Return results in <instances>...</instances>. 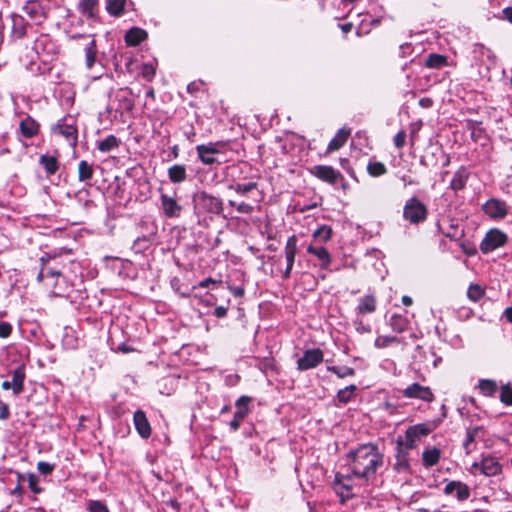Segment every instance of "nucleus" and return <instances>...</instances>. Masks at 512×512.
I'll return each instance as SVG.
<instances>
[{
    "label": "nucleus",
    "mask_w": 512,
    "mask_h": 512,
    "mask_svg": "<svg viewBox=\"0 0 512 512\" xmlns=\"http://www.w3.org/2000/svg\"><path fill=\"white\" fill-rule=\"evenodd\" d=\"M383 462V454L372 443L361 444L346 455V465L351 476L365 481L375 477L378 469L383 466Z\"/></svg>",
    "instance_id": "nucleus-1"
},
{
    "label": "nucleus",
    "mask_w": 512,
    "mask_h": 512,
    "mask_svg": "<svg viewBox=\"0 0 512 512\" xmlns=\"http://www.w3.org/2000/svg\"><path fill=\"white\" fill-rule=\"evenodd\" d=\"M193 203L195 212L198 214L209 213L220 215L223 211L222 199L205 191L195 193Z\"/></svg>",
    "instance_id": "nucleus-2"
},
{
    "label": "nucleus",
    "mask_w": 512,
    "mask_h": 512,
    "mask_svg": "<svg viewBox=\"0 0 512 512\" xmlns=\"http://www.w3.org/2000/svg\"><path fill=\"white\" fill-rule=\"evenodd\" d=\"M226 146L227 143L223 141L197 145L196 152L198 159L204 165H213L215 163L219 164L220 162L217 160L216 155L223 153Z\"/></svg>",
    "instance_id": "nucleus-3"
},
{
    "label": "nucleus",
    "mask_w": 512,
    "mask_h": 512,
    "mask_svg": "<svg viewBox=\"0 0 512 512\" xmlns=\"http://www.w3.org/2000/svg\"><path fill=\"white\" fill-rule=\"evenodd\" d=\"M427 207L416 197L410 198L403 210V217L411 224H419L427 218Z\"/></svg>",
    "instance_id": "nucleus-4"
},
{
    "label": "nucleus",
    "mask_w": 512,
    "mask_h": 512,
    "mask_svg": "<svg viewBox=\"0 0 512 512\" xmlns=\"http://www.w3.org/2000/svg\"><path fill=\"white\" fill-rule=\"evenodd\" d=\"M507 241V235L499 229L488 231L480 244L482 253L487 254L503 246Z\"/></svg>",
    "instance_id": "nucleus-5"
},
{
    "label": "nucleus",
    "mask_w": 512,
    "mask_h": 512,
    "mask_svg": "<svg viewBox=\"0 0 512 512\" xmlns=\"http://www.w3.org/2000/svg\"><path fill=\"white\" fill-rule=\"evenodd\" d=\"M160 210L166 218L180 217L183 207L178 202L176 195H168L160 189Z\"/></svg>",
    "instance_id": "nucleus-6"
},
{
    "label": "nucleus",
    "mask_w": 512,
    "mask_h": 512,
    "mask_svg": "<svg viewBox=\"0 0 512 512\" xmlns=\"http://www.w3.org/2000/svg\"><path fill=\"white\" fill-rule=\"evenodd\" d=\"M324 354L319 348L305 350L303 356L297 360V369L306 371L317 367L323 362Z\"/></svg>",
    "instance_id": "nucleus-7"
},
{
    "label": "nucleus",
    "mask_w": 512,
    "mask_h": 512,
    "mask_svg": "<svg viewBox=\"0 0 512 512\" xmlns=\"http://www.w3.org/2000/svg\"><path fill=\"white\" fill-rule=\"evenodd\" d=\"M310 172L313 176L331 185H334L339 180L344 179L343 175L332 166L316 165L310 170Z\"/></svg>",
    "instance_id": "nucleus-8"
},
{
    "label": "nucleus",
    "mask_w": 512,
    "mask_h": 512,
    "mask_svg": "<svg viewBox=\"0 0 512 512\" xmlns=\"http://www.w3.org/2000/svg\"><path fill=\"white\" fill-rule=\"evenodd\" d=\"M403 395L409 399H420L429 403L434 401V394L430 387L422 386L419 383H413L407 386L403 390Z\"/></svg>",
    "instance_id": "nucleus-9"
},
{
    "label": "nucleus",
    "mask_w": 512,
    "mask_h": 512,
    "mask_svg": "<svg viewBox=\"0 0 512 512\" xmlns=\"http://www.w3.org/2000/svg\"><path fill=\"white\" fill-rule=\"evenodd\" d=\"M55 133L62 135L71 145L77 142V128L72 118H64L60 120L54 129Z\"/></svg>",
    "instance_id": "nucleus-10"
},
{
    "label": "nucleus",
    "mask_w": 512,
    "mask_h": 512,
    "mask_svg": "<svg viewBox=\"0 0 512 512\" xmlns=\"http://www.w3.org/2000/svg\"><path fill=\"white\" fill-rule=\"evenodd\" d=\"M473 468L479 469L480 472L488 477L496 476L502 471V466L498 459L493 456L483 457L480 462H474Z\"/></svg>",
    "instance_id": "nucleus-11"
},
{
    "label": "nucleus",
    "mask_w": 512,
    "mask_h": 512,
    "mask_svg": "<svg viewBox=\"0 0 512 512\" xmlns=\"http://www.w3.org/2000/svg\"><path fill=\"white\" fill-rule=\"evenodd\" d=\"M485 214L493 219H503L508 213L505 201L491 198L482 207Z\"/></svg>",
    "instance_id": "nucleus-12"
},
{
    "label": "nucleus",
    "mask_w": 512,
    "mask_h": 512,
    "mask_svg": "<svg viewBox=\"0 0 512 512\" xmlns=\"http://www.w3.org/2000/svg\"><path fill=\"white\" fill-rule=\"evenodd\" d=\"M251 398L248 396H241L236 401V412L234 413L233 419L230 421L229 426L231 430L237 431L240 428L241 422L249 413V403Z\"/></svg>",
    "instance_id": "nucleus-13"
},
{
    "label": "nucleus",
    "mask_w": 512,
    "mask_h": 512,
    "mask_svg": "<svg viewBox=\"0 0 512 512\" xmlns=\"http://www.w3.org/2000/svg\"><path fill=\"white\" fill-rule=\"evenodd\" d=\"M33 49L39 56L52 58L56 54V45L48 35H40L34 42ZM47 59H44L46 61Z\"/></svg>",
    "instance_id": "nucleus-14"
},
{
    "label": "nucleus",
    "mask_w": 512,
    "mask_h": 512,
    "mask_svg": "<svg viewBox=\"0 0 512 512\" xmlns=\"http://www.w3.org/2000/svg\"><path fill=\"white\" fill-rule=\"evenodd\" d=\"M297 243L298 239L295 235L290 236L285 245L284 253L286 258V269L283 272V278L288 279L291 275V271L293 269V265L295 262V256L297 253Z\"/></svg>",
    "instance_id": "nucleus-15"
},
{
    "label": "nucleus",
    "mask_w": 512,
    "mask_h": 512,
    "mask_svg": "<svg viewBox=\"0 0 512 512\" xmlns=\"http://www.w3.org/2000/svg\"><path fill=\"white\" fill-rule=\"evenodd\" d=\"M24 13L37 24L42 23L46 17V10L39 0H29L23 6Z\"/></svg>",
    "instance_id": "nucleus-16"
},
{
    "label": "nucleus",
    "mask_w": 512,
    "mask_h": 512,
    "mask_svg": "<svg viewBox=\"0 0 512 512\" xmlns=\"http://www.w3.org/2000/svg\"><path fill=\"white\" fill-rule=\"evenodd\" d=\"M25 370L23 367L16 368L12 373V380L2 382V389H12L15 395H19L24 389Z\"/></svg>",
    "instance_id": "nucleus-17"
},
{
    "label": "nucleus",
    "mask_w": 512,
    "mask_h": 512,
    "mask_svg": "<svg viewBox=\"0 0 512 512\" xmlns=\"http://www.w3.org/2000/svg\"><path fill=\"white\" fill-rule=\"evenodd\" d=\"M114 102H117L116 111L123 113L131 111L134 107L132 91L129 88H121L115 93Z\"/></svg>",
    "instance_id": "nucleus-18"
},
{
    "label": "nucleus",
    "mask_w": 512,
    "mask_h": 512,
    "mask_svg": "<svg viewBox=\"0 0 512 512\" xmlns=\"http://www.w3.org/2000/svg\"><path fill=\"white\" fill-rule=\"evenodd\" d=\"M446 495H454L459 501H465L470 497V488L463 482L450 481L444 487Z\"/></svg>",
    "instance_id": "nucleus-19"
},
{
    "label": "nucleus",
    "mask_w": 512,
    "mask_h": 512,
    "mask_svg": "<svg viewBox=\"0 0 512 512\" xmlns=\"http://www.w3.org/2000/svg\"><path fill=\"white\" fill-rule=\"evenodd\" d=\"M437 228L441 233L453 241H459L465 235L464 229L460 227L458 223H454L453 221H450L449 223L439 221L437 222Z\"/></svg>",
    "instance_id": "nucleus-20"
},
{
    "label": "nucleus",
    "mask_w": 512,
    "mask_h": 512,
    "mask_svg": "<svg viewBox=\"0 0 512 512\" xmlns=\"http://www.w3.org/2000/svg\"><path fill=\"white\" fill-rule=\"evenodd\" d=\"M133 422L136 431L142 438L147 439L151 436V426L144 411L140 409L135 411Z\"/></svg>",
    "instance_id": "nucleus-21"
},
{
    "label": "nucleus",
    "mask_w": 512,
    "mask_h": 512,
    "mask_svg": "<svg viewBox=\"0 0 512 512\" xmlns=\"http://www.w3.org/2000/svg\"><path fill=\"white\" fill-rule=\"evenodd\" d=\"M39 130V123L29 115L20 121L19 131L24 138L30 139L37 136Z\"/></svg>",
    "instance_id": "nucleus-22"
},
{
    "label": "nucleus",
    "mask_w": 512,
    "mask_h": 512,
    "mask_svg": "<svg viewBox=\"0 0 512 512\" xmlns=\"http://www.w3.org/2000/svg\"><path fill=\"white\" fill-rule=\"evenodd\" d=\"M397 453H396V462L394 464V469L397 472H406L409 470V459L408 452L403 449V441L402 438L399 437L397 439Z\"/></svg>",
    "instance_id": "nucleus-23"
},
{
    "label": "nucleus",
    "mask_w": 512,
    "mask_h": 512,
    "mask_svg": "<svg viewBox=\"0 0 512 512\" xmlns=\"http://www.w3.org/2000/svg\"><path fill=\"white\" fill-rule=\"evenodd\" d=\"M12 28L11 35L14 39H21L27 33L28 22L22 15L13 13L11 15Z\"/></svg>",
    "instance_id": "nucleus-24"
},
{
    "label": "nucleus",
    "mask_w": 512,
    "mask_h": 512,
    "mask_svg": "<svg viewBox=\"0 0 512 512\" xmlns=\"http://www.w3.org/2000/svg\"><path fill=\"white\" fill-rule=\"evenodd\" d=\"M470 177V172L464 166H461L453 175L449 187L455 192L461 191L466 187Z\"/></svg>",
    "instance_id": "nucleus-25"
},
{
    "label": "nucleus",
    "mask_w": 512,
    "mask_h": 512,
    "mask_svg": "<svg viewBox=\"0 0 512 512\" xmlns=\"http://www.w3.org/2000/svg\"><path fill=\"white\" fill-rule=\"evenodd\" d=\"M351 134V129L343 127L339 129L336 135L331 139L328 144L327 152H333L339 150L344 144L347 142L349 136Z\"/></svg>",
    "instance_id": "nucleus-26"
},
{
    "label": "nucleus",
    "mask_w": 512,
    "mask_h": 512,
    "mask_svg": "<svg viewBox=\"0 0 512 512\" xmlns=\"http://www.w3.org/2000/svg\"><path fill=\"white\" fill-rule=\"evenodd\" d=\"M307 252L316 256L320 260V267L322 269H328L331 263V256L326 248L323 246L309 245Z\"/></svg>",
    "instance_id": "nucleus-27"
},
{
    "label": "nucleus",
    "mask_w": 512,
    "mask_h": 512,
    "mask_svg": "<svg viewBox=\"0 0 512 512\" xmlns=\"http://www.w3.org/2000/svg\"><path fill=\"white\" fill-rule=\"evenodd\" d=\"M351 476H343L340 473H337L335 475V479L333 481V489L335 492L344 500V498H350L352 497L351 494H349L351 490V485L344 483V479H350Z\"/></svg>",
    "instance_id": "nucleus-28"
},
{
    "label": "nucleus",
    "mask_w": 512,
    "mask_h": 512,
    "mask_svg": "<svg viewBox=\"0 0 512 512\" xmlns=\"http://www.w3.org/2000/svg\"><path fill=\"white\" fill-rule=\"evenodd\" d=\"M147 38V33L141 28H131L125 34V42L128 46H137Z\"/></svg>",
    "instance_id": "nucleus-29"
},
{
    "label": "nucleus",
    "mask_w": 512,
    "mask_h": 512,
    "mask_svg": "<svg viewBox=\"0 0 512 512\" xmlns=\"http://www.w3.org/2000/svg\"><path fill=\"white\" fill-rule=\"evenodd\" d=\"M376 310V298L374 295L368 294L359 299L357 311L360 314H370Z\"/></svg>",
    "instance_id": "nucleus-30"
},
{
    "label": "nucleus",
    "mask_w": 512,
    "mask_h": 512,
    "mask_svg": "<svg viewBox=\"0 0 512 512\" xmlns=\"http://www.w3.org/2000/svg\"><path fill=\"white\" fill-rule=\"evenodd\" d=\"M39 164L43 166L47 175H53L59 169V162L55 156L43 154L39 158Z\"/></svg>",
    "instance_id": "nucleus-31"
},
{
    "label": "nucleus",
    "mask_w": 512,
    "mask_h": 512,
    "mask_svg": "<svg viewBox=\"0 0 512 512\" xmlns=\"http://www.w3.org/2000/svg\"><path fill=\"white\" fill-rule=\"evenodd\" d=\"M98 0H80L78 9L80 13L88 18H93L98 12Z\"/></svg>",
    "instance_id": "nucleus-32"
},
{
    "label": "nucleus",
    "mask_w": 512,
    "mask_h": 512,
    "mask_svg": "<svg viewBox=\"0 0 512 512\" xmlns=\"http://www.w3.org/2000/svg\"><path fill=\"white\" fill-rule=\"evenodd\" d=\"M258 188V183L255 181L249 182H234L228 186L229 190L235 191L238 195L245 196L249 192Z\"/></svg>",
    "instance_id": "nucleus-33"
},
{
    "label": "nucleus",
    "mask_w": 512,
    "mask_h": 512,
    "mask_svg": "<svg viewBox=\"0 0 512 512\" xmlns=\"http://www.w3.org/2000/svg\"><path fill=\"white\" fill-rule=\"evenodd\" d=\"M440 456L441 451L436 447L424 450L422 453L423 465L426 467H432L436 465L439 462Z\"/></svg>",
    "instance_id": "nucleus-34"
},
{
    "label": "nucleus",
    "mask_w": 512,
    "mask_h": 512,
    "mask_svg": "<svg viewBox=\"0 0 512 512\" xmlns=\"http://www.w3.org/2000/svg\"><path fill=\"white\" fill-rule=\"evenodd\" d=\"M168 177L173 183H181L186 180V168L184 165L175 164L168 169Z\"/></svg>",
    "instance_id": "nucleus-35"
},
{
    "label": "nucleus",
    "mask_w": 512,
    "mask_h": 512,
    "mask_svg": "<svg viewBox=\"0 0 512 512\" xmlns=\"http://www.w3.org/2000/svg\"><path fill=\"white\" fill-rule=\"evenodd\" d=\"M119 145L120 140L114 135H109L97 143V149L100 152L106 153L112 151L115 148H118Z\"/></svg>",
    "instance_id": "nucleus-36"
},
{
    "label": "nucleus",
    "mask_w": 512,
    "mask_h": 512,
    "mask_svg": "<svg viewBox=\"0 0 512 512\" xmlns=\"http://www.w3.org/2000/svg\"><path fill=\"white\" fill-rule=\"evenodd\" d=\"M389 325L393 331L402 333L407 329L409 321L402 315L393 314L389 319Z\"/></svg>",
    "instance_id": "nucleus-37"
},
{
    "label": "nucleus",
    "mask_w": 512,
    "mask_h": 512,
    "mask_svg": "<svg viewBox=\"0 0 512 512\" xmlns=\"http://www.w3.org/2000/svg\"><path fill=\"white\" fill-rule=\"evenodd\" d=\"M447 65V57L441 54L432 53L425 59V66L431 69H439Z\"/></svg>",
    "instance_id": "nucleus-38"
},
{
    "label": "nucleus",
    "mask_w": 512,
    "mask_h": 512,
    "mask_svg": "<svg viewBox=\"0 0 512 512\" xmlns=\"http://www.w3.org/2000/svg\"><path fill=\"white\" fill-rule=\"evenodd\" d=\"M93 166L85 160H81L78 164V179L81 182H86L93 177Z\"/></svg>",
    "instance_id": "nucleus-39"
},
{
    "label": "nucleus",
    "mask_w": 512,
    "mask_h": 512,
    "mask_svg": "<svg viewBox=\"0 0 512 512\" xmlns=\"http://www.w3.org/2000/svg\"><path fill=\"white\" fill-rule=\"evenodd\" d=\"M480 432H482V427L479 426L474 427L472 429H467L466 438L463 442V447L467 454L471 453L472 450L474 449L472 447V444L474 443L475 438L478 436Z\"/></svg>",
    "instance_id": "nucleus-40"
},
{
    "label": "nucleus",
    "mask_w": 512,
    "mask_h": 512,
    "mask_svg": "<svg viewBox=\"0 0 512 512\" xmlns=\"http://www.w3.org/2000/svg\"><path fill=\"white\" fill-rule=\"evenodd\" d=\"M96 53H97L96 43H95V40L92 39L89 41V43L85 47L86 67L88 69H91L92 66L94 65L95 60H96Z\"/></svg>",
    "instance_id": "nucleus-41"
},
{
    "label": "nucleus",
    "mask_w": 512,
    "mask_h": 512,
    "mask_svg": "<svg viewBox=\"0 0 512 512\" xmlns=\"http://www.w3.org/2000/svg\"><path fill=\"white\" fill-rule=\"evenodd\" d=\"M356 389L357 387L355 385H349L343 389H340L336 396L338 402L341 404H347L351 400Z\"/></svg>",
    "instance_id": "nucleus-42"
},
{
    "label": "nucleus",
    "mask_w": 512,
    "mask_h": 512,
    "mask_svg": "<svg viewBox=\"0 0 512 512\" xmlns=\"http://www.w3.org/2000/svg\"><path fill=\"white\" fill-rule=\"evenodd\" d=\"M332 229L327 225H322L313 232V238L320 242H327L331 239Z\"/></svg>",
    "instance_id": "nucleus-43"
},
{
    "label": "nucleus",
    "mask_w": 512,
    "mask_h": 512,
    "mask_svg": "<svg viewBox=\"0 0 512 512\" xmlns=\"http://www.w3.org/2000/svg\"><path fill=\"white\" fill-rule=\"evenodd\" d=\"M479 389L485 396H492L497 390V384L493 380L483 379L479 382Z\"/></svg>",
    "instance_id": "nucleus-44"
},
{
    "label": "nucleus",
    "mask_w": 512,
    "mask_h": 512,
    "mask_svg": "<svg viewBox=\"0 0 512 512\" xmlns=\"http://www.w3.org/2000/svg\"><path fill=\"white\" fill-rule=\"evenodd\" d=\"M327 370L336 374L339 378H345V377H353L355 375V370L348 366H328Z\"/></svg>",
    "instance_id": "nucleus-45"
},
{
    "label": "nucleus",
    "mask_w": 512,
    "mask_h": 512,
    "mask_svg": "<svg viewBox=\"0 0 512 512\" xmlns=\"http://www.w3.org/2000/svg\"><path fill=\"white\" fill-rule=\"evenodd\" d=\"M367 171L372 177H379L387 172V168L382 162H369Z\"/></svg>",
    "instance_id": "nucleus-46"
},
{
    "label": "nucleus",
    "mask_w": 512,
    "mask_h": 512,
    "mask_svg": "<svg viewBox=\"0 0 512 512\" xmlns=\"http://www.w3.org/2000/svg\"><path fill=\"white\" fill-rule=\"evenodd\" d=\"M125 0H107V11L115 16L124 11Z\"/></svg>",
    "instance_id": "nucleus-47"
},
{
    "label": "nucleus",
    "mask_w": 512,
    "mask_h": 512,
    "mask_svg": "<svg viewBox=\"0 0 512 512\" xmlns=\"http://www.w3.org/2000/svg\"><path fill=\"white\" fill-rule=\"evenodd\" d=\"M400 341H401L400 338H398L396 336L380 335L375 339L374 346L378 349H383V348L388 347L391 343H394V342L399 343Z\"/></svg>",
    "instance_id": "nucleus-48"
},
{
    "label": "nucleus",
    "mask_w": 512,
    "mask_h": 512,
    "mask_svg": "<svg viewBox=\"0 0 512 512\" xmlns=\"http://www.w3.org/2000/svg\"><path fill=\"white\" fill-rule=\"evenodd\" d=\"M484 295V289L478 284H471L467 290V296L470 300L477 302Z\"/></svg>",
    "instance_id": "nucleus-49"
},
{
    "label": "nucleus",
    "mask_w": 512,
    "mask_h": 512,
    "mask_svg": "<svg viewBox=\"0 0 512 512\" xmlns=\"http://www.w3.org/2000/svg\"><path fill=\"white\" fill-rule=\"evenodd\" d=\"M418 439L417 435L408 428L405 432V440L402 439L403 449L405 448L406 451L413 449Z\"/></svg>",
    "instance_id": "nucleus-50"
},
{
    "label": "nucleus",
    "mask_w": 512,
    "mask_h": 512,
    "mask_svg": "<svg viewBox=\"0 0 512 512\" xmlns=\"http://www.w3.org/2000/svg\"><path fill=\"white\" fill-rule=\"evenodd\" d=\"M500 401L505 405H512V387L509 384L501 387Z\"/></svg>",
    "instance_id": "nucleus-51"
},
{
    "label": "nucleus",
    "mask_w": 512,
    "mask_h": 512,
    "mask_svg": "<svg viewBox=\"0 0 512 512\" xmlns=\"http://www.w3.org/2000/svg\"><path fill=\"white\" fill-rule=\"evenodd\" d=\"M28 486L32 492L35 494H40L43 491V488L38 485L39 478L37 475L33 473H29L27 475Z\"/></svg>",
    "instance_id": "nucleus-52"
},
{
    "label": "nucleus",
    "mask_w": 512,
    "mask_h": 512,
    "mask_svg": "<svg viewBox=\"0 0 512 512\" xmlns=\"http://www.w3.org/2000/svg\"><path fill=\"white\" fill-rule=\"evenodd\" d=\"M87 509L89 512H109L107 506L98 500H91L87 504Z\"/></svg>",
    "instance_id": "nucleus-53"
},
{
    "label": "nucleus",
    "mask_w": 512,
    "mask_h": 512,
    "mask_svg": "<svg viewBox=\"0 0 512 512\" xmlns=\"http://www.w3.org/2000/svg\"><path fill=\"white\" fill-rule=\"evenodd\" d=\"M50 260V256L46 255V256H42L40 258V265H41V268H40V271L37 275V281L38 282H42L44 280L46 276V270H47V264Z\"/></svg>",
    "instance_id": "nucleus-54"
},
{
    "label": "nucleus",
    "mask_w": 512,
    "mask_h": 512,
    "mask_svg": "<svg viewBox=\"0 0 512 512\" xmlns=\"http://www.w3.org/2000/svg\"><path fill=\"white\" fill-rule=\"evenodd\" d=\"M409 429L411 431H413L417 435L418 438L420 436H426V435H428L431 432V428H429L425 424H418V425H415V426H410Z\"/></svg>",
    "instance_id": "nucleus-55"
},
{
    "label": "nucleus",
    "mask_w": 512,
    "mask_h": 512,
    "mask_svg": "<svg viewBox=\"0 0 512 512\" xmlns=\"http://www.w3.org/2000/svg\"><path fill=\"white\" fill-rule=\"evenodd\" d=\"M55 468L54 464H50L48 462L40 461L37 464L38 471L43 475H49L53 472Z\"/></svg>",
    "instance_id": "nucleus-56"
},
{
    "label": "nucleus",
    "mask_w": 512,
    "mask_h": 512,
    "mask_svg": "<svg viewBox=\"0 0 512 512\" xmlns=\"http://www.w3.org/2000/svg\"><path fill=\"white\" fill-rule=\"evenodd\" d=\"M394 145L398 148V149H401L404 147L405 143H406V132L404 130H401L399 131L395 136H394Z\"/></svg>",
    "instance_id": "nucleus-57"
},
{
    "label": "nucleus",
    "mask_w": 512,
    "mask_h": 512,
    "mask_svg": "<svg viewBox=\"0 0 512 512\" xmlns=\"http://www.w3.org/2000/svg\"><path fill=\"white\" fill-rule=\"evenodd\" d=\"M12 325L8 322L0 323V338H8L12 334Z\"/></svg>",
    "instance_id": "nucleus-58"
},
{
    "label": "nucleus",
    "mask_w": 512,
    "mask_h": 512,
    "mask_svg": "<svg viewBox=\"0 0 512 512\" xmlns=\"http://www.w3.org/2000/svg\"><path fill=\"white\" fill-rule=\"evenodd\" d=\"M142 75L147 80H151L155 75V68L151 64H144L142 67Z\"/></svg>",
    "instance_id": "nucleus-59"
},
{
    "label": "nucleus",
    "mask_w": 512,
    "mask_h": 512,
    "mask_svg": "<svg viewBox=\"0 0 512 512\" xmlns=\"http://www.w3.org/2000/svg\"><path fill=\"white\" fill-rule=\"evenodd\" d=\"M253 210V206L246 202H240L237 204V212L240 214H251Z\"/></svg>",
    "instance_id": "nucleus-60"
},
{
    "label": "nucleus",
    "mask_w": 512,
    "mask_h": 512,
    "mask_svg": "<svg viewBox=\"0 0 512 512\" xmlns=\"http://www.w3.org/2000/svg\"><path fill=\"white\" fill-rule=\"evenodd\" d=\"M10 417L8 404L0 400V420H7Z\"/></svg>",
    "instance_id": "nucleus-61"
},
{
    "label": "nucleus",
    "mask_w": 512,
    "mask_h": 512,
    "mask_svg": "<svg viewBox=\"0 0 512 512\" xmlns=\"http://www.w3.org/2000/svg\"><path fill=\"white\" fill-rule=\"evenodd\" d=\"M216 283H221V280H215L211 277H208L202 281H200L197 285V287H200V288H207L210 284H216ZM194 288H196V286H194Z\"/></svg>",
    "instance_id": "nucleus-62"
},
{
    "label": "nucleus",
    "mask_w": 512,
    "mask_h": 512,
    "mask_svg": "<svg viewBox=\"0 0 512 512\" xmlns=\"http://www.w3.org/2000/svg\"><path fill=\"white\" fill-rule=\"evenodd\" d=\"M46 276L47 277L48 276H50V277H60V276H62V272L59 269L51 268V267L47 266Z\"/></svg>",
    "instance_id": "nucleus-63"
},
{
    "label": "nucleus",
    "mask_w": 512,
    "mask_h": 512,
    "mask_svg": "<svg viewBox=\"0 0 512 512\" xmlns=\"http://www.w3.org/2000/svg\"><path fill=\"white\" fill-rule=\"evenodd\" d=\"M115 350H116L117 352H121V353H124V354L134 351V349H133L132 347L128 346V345H127V344H125V343H121V344H119V345L116 347V349H115Z\"/></svg>",
    "instance_id": "nucleus-64"
}]
</instances>
